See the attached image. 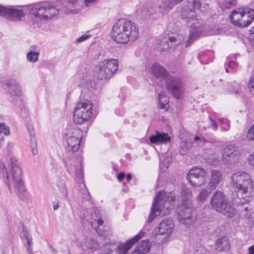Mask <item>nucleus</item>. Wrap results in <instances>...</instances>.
<instances>
[{"label":"nucleus","mask_w":254,"mask_h":254,"mask_svg":"<svg viewBox=\"0 0 254 254\" xmlns=\"http://www.w3.org/2000/svg\"><path fill=\"white\" fill-rule=\"evenodd\" d=\"M231 184L235 190L232 194L234 204L240 205L252 199L254 195V185L248 173L242 170L233 173Z\"/></svg>","instance_id":"1"},{"label":"nucleus","mask_w":254,"mask_h":254,"mask_svg":"<svg viewBox=\"0 0 254 254\" xmlns=\"http://www.w3.org/2000/svg\"><path fill=\"white\" fill-rule=\"evenodd\" d=\"M138 31L136 25L126 19L118 20L112 28L111 35L117 43L126 44L134 41L138 37Z\"/></svg>","instance_id":"2"},{"label":"nucleus","mask_w":254,"mask_h":254,"mask_svg":"<svg viewBox=\"0 0 254 254\" xmlns=\"http://www.w3.org/2000/svg\"><path fill=\"white\" fill-rule=\"evenodd\" d=\"M10 164L12 176L11 184L9 183L6 168L2 163H0L1 175L2 177L5 178V183L9 188V191H12V185L15 189L14 191L18 194L19 197H22L25 191V188L20 164L16 158L12 157L10 159Z\"/></svg>","instance_id":"3"},{"label":"nucleus","mask_w":254,"mask_h":254,"mask_svg":"<svg viewBox=\"0 0 254 254\" xmlns=\"http://www.w3.org/2000/svg\"><path fill=\"white\" fill-rule=\"evenodd\" d=\"M151 70L156 77L165 79L167 88L174 98L180 99L183 97L185 88L180 78L169 75L167 70L158 63L153 64Z\"/></svg>","instance_id":"4"},{"label":"nucleus","mask_w":254,"mask_h":254,"mask_svg":"<svg viewBox=\"0 0 254 254\" xmlns=\"http://www.w3.org/2000/svg\"><path fill=\"white\" fill-rule=\"evenodd\" d=\"M175 200L173 191H160L155 198L147 222L151 223L157 215L164 216L168 214L174 206Z\"/></svg>","instance_id":"5"},{"label":"nucleus","mask_w":254,"mask_h":254,"mask_svg":"<svg viewBox=\"0 0 254 254\" xmlns=\"http://www.w3.org/2000/svg\"><path fill=\"white\" fill-rule=\"evenodd\" d=\"M210 204L213 209L228 217H231L235 214V208L221 191L216 190L213 193L211 198Z\"/></svg>","instance_id":"6"},{"label":"nucleus","mask_w":254,"mask_h":254,"mask_svg":"<svg viewBox=\"0 0 254 254\" xmlns=\"http://www.w3.org/2000/svg\"><path fill=\"white\" fill-rule=\"evenodd\" d=\"M30 13L33 16L34 22L38 24L40 21L50 20L57 16L59 14V10L49 4H41L33 6Z\"/></svg>","instance_id":"7"},{"label":"nucleus","mask_w":254,"mask_h":254,"mask_svg":"<svg viewBox=\"0 0 254 254\" xmlns=\"http://www.w3.org/2000/svg\"><path fill=\"white\" fill-rule=\"evenodd\" d=\"M82 135V131L75 127H70L65 131L64 138L65 140V148L68 153H74L78 150Z\"/></svg>","instance_id":"8"},{"label":"nucleus","mask_w":254,"mask_h":254,"mask_svg":"<svg viewBox=\"0 0 254 254\" xmlns=\"http://www.w3.org/2000/svg\"><path fill=\"white\" fill-rule=\"evenodd\" d=\"M119 61L116 59H108L99 63L96 77L99 80L110 78L118 69Z\"/></svg>","instance_id":"9"},{"label":"nucleus","mask_w":254,"mask_h":254,"mask_svg":"<svg viewBox=\"0 0 254 254\" xmlns=\"http://www.w3.org/2000/svg\"><path fill=\"white\" fill-rule=\"evenodd\" d=\"M92 105L89 101L78 103L74 112V122L81 124L90 120L92 116Z\"/></svg>","instance_id":"10"},{"label":"nucleus","mask_w":254,"mask_h":254,"mask_svg":"<svg viewBox=\"0 0 254 254\" xmlns=\"http://www.w3.org/2000/svg\"><path fill=\"white\" fill-rule=\"evenodd\" d=\"M4 90L11 98L17 97V100L15 104V106L19 108L20 110L22 111L24 108V105L23 101L19 97L22 94V89L20 85L14 79L8 78L1 81Z\"/></svg>","instance_id":"11"},{"label":"nucleus","mask_w":254,"mask_h":254,"mask_svg":"<svg viewBox=\"0 0 254 254\" xmlns=\"http://www.w3.org/2000/svg\"><path fill=\"white\" fill-rule=\"evenodd\" d=\"M179 220L187 226L193 223L196 219V213L191 203L182 204L178 210Z\"/></svg>","instance_id":"12"},{"label":"nucleus","mask_w":254,"mask_h":254,"mask_svg":"<svg viewBox=\"0 0 254 254\" xmlns=\"http://www.w3.org/2000/svg\"><path fill=\"white\" fill-rule=\"evenodd\" d=\"M187 179L193 187H200L206 182V173L200 168H193L189 172Z\"/></svg>","instance_id":"13"},{"label":"nucleus","mask_w":254,"mask_h":254,"mask_svg":"<svg viewBox=\"0 0 254 254\" xmlns=\"http://www.w3.org/2000/svg\"><path fill=\"white\" fill-rule=\"evenodd\" d=\"M0 16L9 20L17 21L24 16V13L22 9L14 6H0Z\"/></svg>","instance_id":"14"},{"label":"nucleus","mask_w":254,"mask_h":254,"mask_svg":"<svg viewBox=\"0 0 254 254\" xmlns=\"http://www.w3.org/2000/svg\"><path fill=\"white\" fill-rule=\"evenodd\" d=\"M241 154L237 147L228 145L223 149L222 160L227 164L234 165L237 163Z\"/></svg>","instance_id":"15"},{"label":"nucleus","mask_w":254,"mask_h":254,"mask_svg":"<svg viewBox=\"0 0 254 254\" xmlns=\"http://www.w3.org/2000/svg\"><path fill=\"white\" fill-rule=\"evenodd\" d=\"M192 7L191 2H187L184 5L181 11V15L183 19L186 20L187 23H191L190 26L192 27L198 23V19L197 18L196 12L191 9Z\"/></svg>","instance_id":"16"},{"label":"nucleus","mask_w":254,"mask_h":254,"mask_svg":"<svg viewBox=\"0 0 254 254\" xmlns=\"http://www.w3.org/2000/svg\"><path fill=\"white\" fill-rule=\"evenodd\" d=\"M245 14L243 8H238L233 10L230 15V19L233 25L240 28L247 27L246 20H242Z\"/></svg>","instance_id":"17"},{"label":"nucleus","mask_w":254,"mask_h":254,"mask_svg":"<svg viewBox=\"0 0 254 254\" xmlns=\"http://www.w3.org/2000/svg\"><path fill=\"white\" fill-rule=\"evenodd\" d=\"M174 226V224L171 219H163L155 229V233L157 235H169L172 233Z\"/></svg>","instance_id":"18"},{"label":"nucleus","mask_w":254,"mask_h":254,"mask_svg":"<svg viewBox=\"0 0 254 254\" xmlns=\"http://www.w3.org/2000/svg\"><path fill=\"white\" fill-rule=\"evenodd\" d=\"M171 139V136L167 133L158 131H156L154 134L149 137V140L151 143L155 144H167L170 142Z\"/></svg>","instance_id":"19"},{"label":"nucleus","mask_w":254,"mask_h":254,"mask_svg":"<svg viewBox=\"0 0 254 254\" xmlns=\"http://www.w3.org/2000/svg\"><path fill=\"white\" fill-rule=\"evenodd\" d=\"M222 180V173L220 171L213 170L211 172V176L208 186L215 190Z\"/></svg>","instance_id":"20"},{"label":"nucleus","mask_w":254,"mask_h":254,"mask_svg":"<svg viewBox=\"0 0 254 254\" xmlns=\"http://www.w3.org/2000/svg\"><path fill=\"white\" fill-rule=\"evenodd\" d=\"M80 0H65L64 2L63 10L66 14H75L79 11V8L74 6L78 4Z\"/></svg>","instance_id":"21"},{"label":"nucleus","mask_w":254,"mask_h":254,"mask_svg":"<svg viewBox=\"0 0 254 254\" xmlns=\"http://www.w3.org/2000/svg\"><path fill=\"white\" fill-rule=\"evenodd\" d=\"M151 246L149 240H143L139 245L135 247L132 254H145L149 252Z\"/></svg>","instance_id":"22"},{"label":"nucleus","mask_w":254,"mask_h":254,"mask_svg":"<svg viewBox=\"0 0 254 254\" xmlns=\"http://www.w3.org/2000/svg\"><path fill=\"white\" fill-rule=\"evenodd\" d=\"M27 130L29 132L30 146L31 147V151L33 155H36L38 153L37 143V140L34 136L35 133L34 131L33 126L31 125L27 126Z\"/></svg>","instance_id":"23"},{"label":"nucleus","mask_w":254,"mask_h":254,"mask_svg":"<svg viewBox=\"0 0 254 254\" xmlns=\"http://www.w3.org/2000/svg\"><path fill=\"white\" fill-rule=\"evenodd\" d=\"M94 215H92V220L91 221V227L96 230V232L100 235L106 236L107 233L106 230L103 231L102 229L104 221L101 219H94Z\"/></svg>","instance_id":"24"},{"label":"nucleus","mask_w":254,"mask_h":254,"mask_svg":"<svg viewBox=\"0 0 254 254\" xmlns=\"http://www.w3.org/2000/svg\"><path fill=\"white\" fill-rule=\"evenodd\" d=\"M229 243L228 239L225 237H222L216 241V249L219 252L228 250Z\"/></svg>","instance_id":"25"},{"label":"nucleus","mask_w":254,"mask_h":254,"mask_svg":"<svg viewBox=\"0 0 254 254\" xmlns=\"http://www.w3.org/2000/svg\"><path fill=\"white\" fill-rule=\"evenodd\" d=\"M98 246L96 241L92 239H86L84 242L81 244V247L85 251L90 250L94 251L97 249Z\"/></svg>","instance_id":"26"},{"label":"nucleus","mask_w":254,"mask_h":254,"mask_svg":"<svg viewBox=\"0 0 254 254\" xmlns=\"http://www.w3.org/2000/svg\"><path fill=\"white\" fill-rule=\"evenodd\" d=\"M159 107L160 109L167 110L169 108V99L164 92H161L158 94Z\"/></svg>","instance_id":"27"},{"label":"nucleus","mask_w":254,"mask_h":254,"mask_svg":"<svg viewBox=\"0 0 254 254\" xmlns=\"http://www.w3.org/2000/svg\"><path fill=\"white\" fill-rule=\"evenodd\" d=\"M214 190L209 186H207L205 188L202 189L198 195H197V200L198 201H205L209 194L212 192Z\"/></svg>","instance_id":"28"},{"label":"nucleus","mask_w":254,"mask_h":254,"mask_svg":"<svg viewBox=\"0 0 254 254\" xmlns=\"http://www.w3.org/2000/svg\"><path fill=\"white\" fill-rule=\"evenodd\" d=\"M192 196L191 190L187 188H183L182 190V195L181 199L183 204H187V203H191L190 199Z\"/></svg>","instance_id":"29"},{"label":"nucleus","mask_w":254,"mask_h":254,"mask_svg":"<svg viewBox=\"0 0 254 254\" xmlns=\"http://www.w3.org/2000/svg\"><path fill=\"white\" fill-rule=\"evenodd\" d=\"M245 16L247 15L248 19L246 20L247 27L249 26L254 19V9L246 7L243 8Z\"/></svg>","instance_id":"30"},{"label":"nucleus","mask_w":254,"mask_h":254,"mask_svg":"<svg viewBox=\"0 0 254 254\" xmlns=\"http://www.w3.org/2000/svg\"><path fill=\"white\" fill-rule=\"evenodd\" d=\"M39 55V51H31L27 53L26 58L28 62L34 63L38 61Z\"/></svg>","instance_id":"31"},{"label":"nucleus","mask_w":254,"mask_h":254,"mask_svg":"<svg viewBox=\"0 0 254 254\" xmlns=\"http://www.w3.org/2000/svg\"><path fill=\"white\" fill-rule=\"evenodd\" d=\"M169 46L168 39L164 37L158 41L157 48L160 52H165L169 49Z\"/></svg>","instance_id":"32"},{"label":"nucleus","mask_w":254,"mask_h":254,"mask_svg":"<svg viewBox=\"0 0 254 254\" xmlns=\"http://www.w3.org/2000/svg\"><path fill=\"white\" fill-rule=\"evenodd\" d=\"M22 243L24 247L26 248L27 252L29 254H33L31 246L32 245V238L30 236L28 238L22 240Z\"/></svg>","instance_id":"33"},{"label":"nucleus","mask_w":254,"mask_h":254,"mask_svg":"<svg viewBox=\"0 0 254 254\" xmlns=\"http://www.w3.org/2000/svg\"><path fill=\"white\" fill-rule=\"evenodd\" d=\"M75 175L76 178L79 181H82L83 179V170L81 160L80 161L79 165L75 168Z\"/></svg>","instance_id":"34"},{"label":"nucleus","mask_w":254,"mask_h":254,"mask_svg":"<svg viewBox=\"0 0 254 254\" xmlns=\"http://www.w3.org/2000/svg\"><path fill=\"white\" fill-rule=\"evenodd\" d=\"M246 138L250 141L254 140V124L248 129L246 134Z\"/></svg>","instance_id":"35"},{"label":"nucleus","mask_w":254,"mask_h":254,"mask_svg":"<svg viewBox=\"0 0 254 254\" xmlns=\"http://www.w3.org/2000/svg\"><path fill=\"white\" fill-rule=\"evenodd\" d=\"M220 122L222 123L221 129L223 131H227L230 128V124L228 121L226 119H220Z\"/></svg>","instance_id":"36"},{"label":"nucleus","mask_w":254,"mask_h":254,"mask_svg":"<svg viewBox=\"0 0 254 254\" xmlns=\"http://www.w3.org/2000/svg\"><path fill=\"white\" fill-rule=\"evenodd\" d=\"M0 132L8 135L10 133L8 127L4 123H0Z\"/></svg>","instance_id":"37"},{"label":"nucleus","mask_w":254,"mask_h":254,"mask_svg":"<svg viewBox=\"0 0 254 254\" xmlns=\"http://www.w3.org/2000/svg\"><path fill=\"white\" fill-rule=\"evenodd\" d=\"M20 236L21 240L28 238L31 236L28 230L24 226H22V231L20 234Z\"/></svg>","instance_id":"38"},{"label":"nucleus","mask_w":254,"mask_h":254,"mask_svg":"<svg viewBox=\"0 0 254 254\" xmlns=\"http://www.w3.org/2000/svg\"><path fill=\"white\" fill-rule=\"evenodd\" d=\"M199 33H198L197 32L191 31L190 33V38L188 40V42L187 43V46H189L191 43V42H192L194 40V38L196 36H198L199 35Z\"/></svg>","instance_id":"39"},{"label":"nucleus","mask_w":254,"mask_h":254,"mask_svg":"<svg viewBox=\"0 0 254 254\" xmlns=\"http://www.w3.org/2000/svg\"><path fill=\"white\" fill-rule=\"evenodd\" d=\"M250 92L254 95V77H252L250 79L249 82L248 84Z\"/></svg>","instance_id":"40"},{"label":"nucleus","mask_w":254,"mask_h":254,"mask_svg":"<svg viewBox=\"0 0 254 254\" xmlns=\"http://www.w3.org/2000/svg\"><path fill=\"white\" fill-rule=\"evenodd\" d=\"M90 37H91L90 34H85L82 35L80 37L76 39V40H75V43H81V42L88 39Z\"/></svg>","instance_id":"41"},{"label":"nucleus","mask_w":254,"mask_h":254,"mask_svg":"<svg viewBox=\"0 0 254 254\" xmlns=\"http://www.w3.org/2000/svg\"><path fill=\"white\" fill-rule=\"evenodd\" d=\"M99 0H84L85 6L86 7H91L96 4Z\"/></svg>","instance_id":"42"},{"label":"nucleus","mask_w":254,"mask_h":254,"mask_svg":"<svg viewBox=\"0 0 254 254\" xmlns=\"http://www.w3.org/2000/svg\"><path fill=\"white\" fill-rule=\"evenodd\" d=\"M192 7H193V8L196 9H200L201 11H203L202 9H201V3L198 0H194L192 1Z\"/></svg>","instance_id":"43"},{"label":"nucleus","mask_w":254,"mask_h":254,"mask_svg":"<svg viewBox=\"0 0 254 254\" xmlns=\"http://www.w3.org/2000/svg\"><path fill=\"white\" fill-rule=\"evenodd\" d=\"M170 160L169 158H166L164 159V161L162 163H160V167L162 169H164V168L167 169L168 168L169 166V160Z\"/></svg>","instance_id":"44"},{"label":"nucleus","mask_w":254,"mask_h":254,"mask_svg":"<svg viewBox=\"0 0 254 254\" xmlns=\"http://www.w3.org/2000/svg\"><path fill=\"white\" fill-rule=\"evenodd\" d=\"M82 193L83 194L84 199L87 200H89L90 198V195L89 191L86 189L83 190Z\"/></svg>","instance_id":"45"},{"label":"nucleus","mask_w":254,"mask_h":254,"mask_svg":"<svg viewBox=\"0 0 254 254\" xmlns=\"http://www.w3.org/2000/svg\"><path fill=\"white\" fill-rule=\"evenodd\" d=\"M209 118L211 122V126L212 127L214 130H216L218 128V126L216 123L210 117H209Z\"/></svg>","instance_id":"46"},{"label":"nucleus","mask_w":254,"mask_h":254,"mask_svg":"<svg viewBox=\"0 0 254 254\" xmlns=\"http://www.w3.org/2000/svg\"><path fill=\"white\" fill-rule=\"evenodd\" d=\"M60 202L59 200H56L53 202V207L54 210H57L60 207Z\"/></svg>","instance_id":"47"},{"label":"nucleus","mask_w":254,"mask_h":254,"mask_svg":"<svg viewBox=\"0 0 254 254\" xmlns=\"http://www.w3.org/2000/svg\"><path fill=\"white\" fill-rule=\"evenodd\" d=\"M168 41V42H170L171 43L177 42V45H179L181 43L180 41H178L176 37L173 36L170 37Z\"/></svg>","instance_id":"48"},{"label":"nucleus","mask_w":254,"mask_h":254,"mask_svg":"<svg viewBox=\"0 0 254 254\" xmlns=\"http://www.w3.org/2000/svg\"><path fill=\"white\" fill-rule=\"evenodd\" d=\"M249 161L250 164L254 167V153L250 155L249 157Z\"/></svg>","instance_id":"49"},{"label":"nucleus","mask_w":254,"mask_h":254,"mask_svg":"<svg viewBox=\"0 0 254 254\" xmlns=\"http://www.w3.org/2000/svg\"><path fill=\"white\" fill-rule=\"evenodd\" d=\"M125 177V173L124 172H121L118 174L117 178L119 181H122Z\"/></svg>","instance_id":"50"},{"label":"nucleus","mask_w":254,"mask_h":254,"mask_svg":"<svg viewBox=\"0 0 254 254\" xmlns=\"http://www.w3.org/2000/svg\"><path fill=\"white\" fill-rule=\"evenodd\" d=\"M237 65V64L234 61H230L228 64V66L231 68H234Z\"/></svg>","instance_id":"51"},{"label":"nucleus","mask_w":254,"mask_h":254,"mask_svg":"<svg viewBox=\"0 0 254 254\" xmlns=\"http://www.w3.org/2000/svg\"><path fill=\"white\" fill-rule=\"evenodd\" d=\"M248 254H254V246H251L248 249Z\"/></svg>","instance_id":"52"},{"label":"nucleus","mask_w":254,"mask_h":254,"mask_svg":"<svg viewBox=\"0 0 254 254\" xmlns=\"http://www.w3.org/2000/svg\"><path fill=\"white\" fill-rule=\"evenodd\" d=\"M239 86L237 85L235 88L234 90V92L236 94H238L239 93Z\"/></svg>","instance_id":"53"},{"label":"nucleus","mask_w":254,"mask_h":254,"mask_svg":"<svg viewBox=\"0 0 254 254\" xmlns=\"http://www.w3.org/2000/svg\"><path fill=\"white\" fill-rule=\"evenodd\" d=\"M126 177L127 182H129L131 179L132 176L130 174H127Z\"/></svg>","instance_id":"54"},{"label":"nucleus","mask_w":254,"mask_h":254,"mask_svg":"<svg viewBox=\"0 0 254 254\" xmlns=\"http://www.w3.org/2000/svg\"><path fill=\"white\" fill-rule=\"evenodd\" d=\"M186 149L181 148L180 152L182 154H185L186 153Z\"/></svg>","instance_id":"55"},{"label":"nucleus","mask_w":254,"mask_h":254,"mask_svg":"<svg viewBox=\"0 0 254 254\" xmlns=\"http://www.w3.org/2000/svg\"><path fill=\"white\" fill-rule=\"evenodd\" d=\"M31 49H32V50H35V51H38L37 50L38 46L36 45H33V46H31Z\"/></svg>","instance_id":"56"},{"label":"nucleus","mask_w":254,"mask_h":254,"mask_svg":"<svg viewBox=\"0 0 254 254\" xmlns=\"http://www.w3.org/2000/svg\"><path fill=\"white\" fill-rule=\"evenodd\" d=\"M4 142V139L3 137L0 138V147L2 146V144Z\"/></svg>","instance_id":"57"},{"label":"nucleus","mask_w":254,"mask_h":254,"mask_svg":"<svg viewBox=\"0 0 254 254\" xmlns=\"http://www.w3.org/2000/svg\"><path fill=\"white\" fill-rule=\"evenodd\" d=\"M250 32L251 33H253L254 34V26L253 27H252L250 30Z\"/></svg>","instance_id":"58"},{"label":"nucleus","mask_w":254,"mask_h":254,"mask_svg":"<svg viewBox=\"0 0 254 254\" xmlns=\"http://www.w3.org/2000/svg\"><path fill=\"white\" fill-rule=\"evenodd\" d=\"M80 187L84 188H85L86 187L85 184L82 182L80 183Z\"/></svg>","instance_id":"59"},{"label":"nucleus","mask_w":254,"mask_h":254,"mask_svg":"<svg viewBox=\"0 0 254 254\" xmlns=\"http://www.w3.org/2000/svg\"><path fill=\"white\" fill-rule=\"evenodd\" d=\"M199 139H200V138H199V136H195V137H194V140L195 141H197V140H199Z\"/></svg>","instance_id":"60"},{"label":"nucleus","mask_w":254,"mask_h":254,"mask_svg":"<svg viewBox=\"0 0 254 254\" xmlns=\"http://www.w3.org/2000/svg\"><path fill=\"white\" fill-rule=\"evenodd\" d=\"M127 190H128V188L125 187L123 189V191L127 192Z\"/></svg>","instance_id":"61"},{"label":"nucleus","mask_w":254,"mask_h":254,"mask_svg":"<svg viewBox=\"0 0 254 254\" xmlns=\"http://www.w3.org/2000/svg\"><path fill=\"white\" fill-rule=\"evenodd\" d=\"M225 70H226V72L227 73L229 72L227 68H225Z\"/></svg>","instance_id":"62"},{"label":"nucleus","mask_w":254,"mask_h":254,"mask_svg":"<svg viewBox=\"0 0 254 254\" xmlns=\"http://www.w3.org/2000/svg\"><path fill=\"white\" fill-rule=\"evenodd\" d=\"M248 207H245V210L246 211L248 210Z\"/></svg>","instance_id":"63"},{"label":"nucleus","mask_w":254,"mask_h":254,"mask_svg":"<svg viewBox=\"0 0 254 254\" xmlns=\"http://www.w3.org/2000/svg\"><path fill=\"white\" fill-rule=\"evenodd\" d=\"M233 1H235V0H233Z\"/></svg>","instance_id":"64"}]
</instances>
